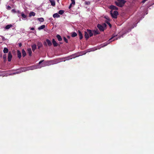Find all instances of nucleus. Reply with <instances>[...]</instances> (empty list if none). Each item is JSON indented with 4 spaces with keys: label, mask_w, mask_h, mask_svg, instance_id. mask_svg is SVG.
<instances>
[{
    "label": "nucleus",
    "mask_w": 154,
    "mask_h": 154,
    "mask_svg": "<svg viewBox=\"0 0 154 154\" xmlns=\"http://www.w3.org/2000/svg\"><path fill=\"white\" fill-rule=\"evenodd\" d=\"M41 47L38 46V49H39Z\"/></svg>",
    "instance_id": "43"
},
{
    "label": "nucleus",
    "mask_w": 154,
    "mask_h": 154,
    "mask_svg": "<svg viewBox=\"0 0 154 154\" xmlns=\"http://www.w3.org/2000/svg\"><path fill=\"white\" fill-rule=\"evenodd\" d=\"M77 35V34L75 32H73L72 33V35H71L72 37H75Z\"/></svg>",
    "instance_id": "25"
},
{
    "label": "nucleus",
    "mask_w": 154,
    "mask_h": 154,
    "mask_svg": "<svg viewBox=\"0 0 154 154\" xmlns=\"http://www.w3.org/2000/svg\"><path fill=\"white\" fill-rule=\"evenodd\" d=\"M35 13L33 12H31L29 14V17H31L32 16H35Z\"/></svg>",
    "instance_id": "18"
},
{
    "label": "nucleus",
    "mask_w": 154,
    "mask_h": 154,
    "mask_svg": "<svg viewBox=\"0 0 154 154\" xmlns=\"http://www.w3.org/2000/svg\"><path fill=\"white\" fill-rule=\"evenodd\" d=\"M103 27H106V23H104L103 24Z\"/></svg>",
    "instance_id": "38"
},
{
    "label": "nucleus",
    "mask_w": 154,
    "mask_h": 154,
    "mask_svg": "<svg viewBox=\"0 0 154 154\" xmlns=\"http://www.w3.org/2000/svg\"><path fill=\"white\" fill-rule=\"evenodd\" d=\"M78 35L80 39H82L83 38V36L81 31L80 30L78 31Z\"/></svg>",
    "instance_id": "13"
},
{
    "label": "nucleus",
    "mask_w": 154,
    "mask_h": 154,
    "mask_svg": "<svg viewBox=\"0 0 154 154\" xmlns=\"http://www.w3.org/2000/svg\"><path fill=\"white\" fill-rule=\"evenodd\" d=\"M54 62V61H48L46 62H45L43 63H42V64L43 66H48L51 64H54L55 63Z\"/></svg>",
    "instance_id": "3"
},
{
    "label": "nucleus",
    "mask_w": 154,
    "mask_h": 154,
    "mask_svg": "<svg viewBox=\"0 0 154 154\" xmlns=\"http://www.w3.org/2000/svg\"><path fill=\"white\" fill-rule=\"evenodd\" d=\"M46 42H45L44 43V45L45 46H47V44L49 46H50L52 45V43L51 42L49 39H47L46 40Z\"/></svg>",
    "instance_id": "5"
},
{
    "label": "nucleus",
    "mask_w": 154,
    "mask_h": 154,
    "mask_svg": "<svg viewBox=\"0 0 154 154\" xmlns=\"http://www.w3.org/2000/svg\"><path fill=\"white\" fill-rule=\"evenodd\" d=\"M21 15L22 17L23 18H25L26 17V16L23 13H21Z\"/></svg>",
    "instance_id": "30"
},
{
    "label": "nucleus",
    "mask_w": 154,
    "mask_h": 154,
    "mask_svg": "<svg viewBox=\"0 0 154 154\" xmlns=\"http://www.w3.org/2000/svg\"><path fill=\"white\" fill-rule=\"evenodd\" d=\"M35 29V28L33 27H32L31 28V30H34Z\"/></svg>",
    "instance_id": "42"
},
{
    "label": "nucleus",
    "mask_w": 154,
    "mask_h": 154,
    "mask_svg": "<svg viewBox=\"0 0 154 154\" xmlns=\"http://www.w3.org/2000/svg\"><path fill=\"white\" fill-rule=\"evenodd\" d=\"M8 52V50L6 48H4L3 50V52L4 53H6Z\"/></svg>",
    "instance_id": "23"
},
{
    "label": "nucleus",
    "mask_w": 154,
    "mask_h": 154,
    "mask_svg": "<svg viewBox=\"0 0 154 154\" xmlns=\"http://www.w3.org/2000/svg\"><path fill=\"white\" fill-rule=\"evenodd\" d=\"M121 38V37H120H120H119V38Z\"/></svg>",
    "instance_id": "44"
},
{
    "label": "nucleus",
    "mask_w": 154,
    "mask_h": 154,
    "mask_svg": "<svg viewBox=\"0 0 154 154\" xmlns=\"http://www.w3.org/2000/svg\"><path fill=\"white\" fill-rule=\"evenodd\" d=\"M11 11L12 12H13L14 13H15L16 12H17L16 11V10L14 9H12Z\"/></svg>",
    "instance_id": "37"
},
{
    "label": "nucleus",
    "mask_w": 154,
    "mask_h": 154,
    "mask_svg": "<svg viewBox=\"0 0 154 154\" xmlns=\"http://www.w3.org/2000/svg\"><path fill=\"white\" fill-rule=\"evenodd\" d=\"M45 27V25H42L41 26H39L38 28V29L39 30H40L42 29H44Z\"/></svg>",
    "instance_id": "22"
},
{
    "label": "nucleus",
    "mask_w": 154,
    "mask_h": 154,
    "mask_svg": "<svg viewBox=\"0 0 154 154\" xmlns=\"http://www.w3.org/2000/svg\"><path fill=\"white\" fill-rule=\"evenodd\" d=\"M38 19L39 21L41 22H43L44 20V18L42 17L38 18Z\"/></svg>",
    "instance_id": "28"
},
{
    "label": "nucleus",
    "mask_w": 154,
    "mask_h": 154,
    "mask_svg": "<svg viewBox=\"0 0 154 154\" xmlns=\"http://www.w3.org/2000/svg\"><path fill=\"white\" fill-rule=\"evenodd\" d=\"M12 58V55L11 52L10 51L8 53V61L10 62L11 61V59Z\"/></svg>",
    "instance_id": "7"
},
{
    "label": "nucleus",
    "mask_w": 154,
    "mask_h": 154,
    "mask_svg": "<svg viewBox=\"0 0 154 154\" xmlns=\"http://www.w3.org/2000/svg\"><path fill=\"white\" fill-rule=\"evenodd\" d=\"M37 46H39L42 47V45L41 42H38L37 44Z\"/></svg>",
    "instance_id": "27"
},
{
    "label": "nucleus",
    "mask_w": 154,
    "mask_h": 154,
    "mask_svg": "<svg viewBox=\"0 0 154 154\" xmlns=\"http://www.w3.org/2000/svg\"><path fill=\"white\" fill-rule=\"evenodd\" d=\"M6 54H4L3 56V58L4 59V62H5L6 60Z\"/></svg>",
    "instance_id": "29"
},
{
    "label": "nucleus",
    "mask_w": 154,
    "mask_h": 154,
    "mask_svg": "<svg viewBox=\"0 0 154 154\" xmlns=\"http://www.w3.org/2000/svg\"><path fill=\"white\" fill-rule=\"evenodd\" d=\"M56 37L57 38V39L59 41H61L62 40V38L60 35H56Z\"/></svg>",
    "instance_id": "15"
},
{
    "label": "nucleus",
    "mask_w": 154,
    "mask_h": 154,
    "mask_svg": "<svg viewBox=\"0 0 154 154\" xmlns=\"http://www.w3.org/2000/svg\"><path fill=\"white\" fill-rule=\"evenodd\" d=\"M12 26V25L11 24L5 26V29H9Z\"/></svg>",
    "instance_id": "24"
},
{
    "label": "nucleus",
    "mask_w": 154,
    "mask_h": 154,
    "mask_svg": "<svg viewBox=\"0 0 154 154\" xmlns=\"http://www.w3.org/2000/svg\"><path fill=\"white\" fill-rule=\"evenodd\" d=\"M87 31L88 32L90 37H91L93 35V34L92 32V31L91 30L87 29Z\"/></svg>",
    "instance_id": "9"
},
{
    "label": "nucleus",
    "mask_w": 154,
    "mask_h": 154,
    "mask_svg": "<svg viewBox=\"0 0 154 154\" xmlns=\"http://www.w3.org/2000/svg\"><path fill=\"white\" fill-rule=\"evenodd\" d=\"M50 1L51 3V5L54 6L55 5V1L53 0H50Z\"/></svg>",
    "instance_id": "19"
},
{
    "label": "nucleus",
    "mask_w": 154,
    "mask_h": 154,
    "mask_svg": "<svg viewBox=\"0 0 154 154\" xmlns=\"http://www.w3.org/2000/svg\"><path fill=\"white\" fill-rule=\"evenodd\" d=\"M22 53L23 57H25L26 55V51L24 50V49L22 50Z\"/></svg>",
    "instance_id": "17"
},
{
    "label": "nucleus",
    "mask_w": 154,
    "mask_h": 154,
    "mask_svg": "<svg viewBox=\"0 0 154 154\" xmlns=\"http://www.w3.org/2000/svg\"><path fill=\"white\" fill-rule=\"evenodd\" d=\"M53 17L54 18H58L60 17V16L59 15V14L58 13H55L53 14Z\"/></svg>",
    "instance_id": "21"
},
{
    "label": "nucleus",
    "mask_w": 154,
    "mask_h": 154,
    "mask_svg": "<svg viewBox=\"0 0 154 154\" xmlns=\"http://www.w3.org/2000/svg\"><path fill=\"white\" fill-rule=\"evenodd\" d=\"M93 32H94V35H96L99 34L100 33L98 30H94L93 31Z\"/></svg>",
    "instance_id": "20"
},
{
    "label": "nucleus",
    "mask_w": 154,
    "mask_h": 154,
    "mask_svg": "<svg viewBox=\"0 0 154 154\" xmlns=\"http://www.w3.org/2000/svg\"><path fill=\"white\" fill-rule=\"evenodd\" d=\"M97 27L100 31H103L104 30V28L103 26L101 25L98 24L97 25Z\"/></svg>",
    "instance_id": "6"
},
{
    "label": "nucleus",
    "mask_w": 154,
    "mask_h": 154,
    "mask_svg": "<svg viewBox=\"0 0 154 154\" xmlns=\"http://www.w3.org/2000/svg\"><path fill=\"white\" fill-rule=\"evenodd\" d=\"M17 13H18V17H20V14H21L20 12L19 11H17Z\"/></svg>",
    "instance_id": "34"
},
{
    "label": "nucleus",
    "mask_w": 154,
    "mask_h": 154,
    "mask_svg": "<svg viewBox=\"0 0 154 154\" xmlns=\"http://www.w3.org/2000/svg\"><path fill=\"white\" fill-rule=\"evenodd\" d=\"M111 12V11H110V14L112 17L114 18H117V16L119 14L118 12L117 11H114L113 14Z\"/></svg>",
    "instance_id": "4"
},
{
    "label": "nucleus",
    "mask_w": 154,
    "mask_h": 154,
    "mask_svg": "<svg viewBox=\"0 0 154 154\" xmlns=\"http://www.w3.org/2000/svg\"><path fill=\"white\" fill-rule=\"evenodd\" d=\"M17 53L18 57L19 59H20L21 57V54L20 51L19 50H17Z\"/></svg>",
    "instance_id": "12"
},
{
    "label": "nucleus",
    "mask_w": 154,
    "mask_h": 154,
    "mask_svg": "<svg viewBox=\"0 0 154 154\" xmlns=\"http://www.w3.org/2000/svg\"><path fill=\"white\" fill-rule=\"evenodd\" d=\"M117 35H115V34H113L112 35V37L107 42H106L105 43H104L103 44H102V47H104L106 45H107L108 44L110 43L111 42H112V41H114L115 40H117L118 39V38H113L115 37L116 36H117Z\"/></svg>",
    "instance_id": "1"
},
{
    "label": "nucleus",
    "mask_w": 154,
    "mask_h": 154,
    "mask_svg": "<svg viewBox=\"0 0 154 154\" xmlns=\"http://www.w3.org/2000/svg\"><path fill=\"white\" fill-rule=\"evenodd\" d=\"M28 52L29 54V56H32V51L30 48L27 49Z\"/></svg>",
    "instance_id": "16"
},
{
    "label": "nucleus",
    "mask_w": 154,
    "mask_h": 154,
    "mask_svg": "<svg viewBox=\"0 0 154 154\" xmlns=\"http://www.w3.org/2000/svg\"><path fill=\"white\" fill-rule=\"evenodd\" d=\"M72 2V3L71 4H72V5H74L75 4V0H71Z\"/></svg>",
    "instance_id": "32"
},
{
    "label": "nucleus",
    "mask_w": 154,
    "mask_h": 154,
    "mask_svg": "<svg viewBox=\"0 0 154 154\" xmlns=\"http://www.w3.org/2000/svg\"><path fill=\"white\" fill-rule=\"evenodd\" d=\"M72 4H70V5L69 6V9H70L72 7Z\"/></svg>",
    "instance_id": "40"
},
{
    "label": "nucleus",
    "mask_w": 154,
    "mask_h": 154,
    "mask_svg": "<svg viewBox=\"0 0 154 154\" xmlns=\"http://www.w3.org/2000/svg\"><path fill=\"white\" fill-rule=\"evenodd\" d=\"M84 36L86 40H87L89 37L90 36L87 31L85 32Z\"/></svg>",
    "instance_id": "8"
},
{
    "label": "nucleus",
    "mask_w": 154,
    "mask_h": 154,
    "mask_svg": "<svg viewBox=\"0 0 154 154\" xmlns=\"http://www.w3.org/2000/svg\"><path fill=\"white\" fill-rule=\"evenodd\" d=\"M7 9L9 10L11 9V8L10 6L8 5L7 7Z\"/></svg>",
    "instance_id": "36"
},
{
    "label": "nucleus",
    "mask_w": 154,
    "mask_h": 154,
    "mask_svg": "<svg viewBox=\"0 0 154 154\" xmlns=\"http://www.w3.org/2000/svg\"><path fill=\"white\" fill-rule=\"evenodd\" d=\"M64 12V11L63 10H60L58 12V13L62 15Z\"/></svg>",
    "instance_id": "26"
},
{
    "label": "nucleus",
    "mask_w": 154,
    "mask_h": 154,
    "mask_svg": "<svg viewBox=\"0 0 154 154\" xmlns=\"http://www.w3.org/2000/svg\"><path fill=\"white\" fill-rule=\"evenodd\" d=\"M22 44L21 43H20L19 44V47H21L22 46Z\"/></svg>",
    "instance_id": "41"
},
{
    "label": "nucleus",
    "mask_w": 154,
    "mask_h": 154,
    "mask_svg": "<svg viewBox=\"0 0 154 154\" xmlns=\"http://www.w3.org/2000/svg\"><path fill=\"white\" fill-rule=\"evenodd\" d=\"M85 4L86 5H90V2H89V1L87 2V1H86L85 2Z\"/></svg>",
    "instance_id": "31"
},
{
    "label": "nucleus",
    "mask_w": 154,
    "mask_h": 154,
    "mask_svg": "<svg viewBox=\"0 0 154 154\" xmlns=\"http://www.w3.org/2000/svg\"><path fill=\"white\" fill-rule=\"evenodd\" d=\"M126 1L124 0H116L115 1L116 5L118 7H122L124 5Z\"/></svg>",
    "instance_id": "2"
},
{
    "label": "nucleus",
    "mask_w": 154,
    "mask_h": 154,
    "mask_svg": "<svg viewBox=\"0 0 154 154\" xmlns=\"http://www.w3.org/2000/svg\"><path fill=\"white\" fill-rule=\"evenodd\" d=\"M31 47L32 51L34 52L36 48V45L34 44L31 46Z\"/></svg>",
    "instance_id": "14"
},
{
    "label": "nucleus",
    "mask_w": 154,
    "mask_h": 154,
    "mask_svg": "<svg viewBox=\"0 0 154 154\" xmlns=\"http://www.w3.org/2000/svg\"><path fill=\"white\" fill-rule=\"evenodd\" d=\"M63 39L64 41L66 43H68V40L65 37H64L63 38Z\"/></svg>",
    "instance_id": "33"
},
{
    "label": "nucleus",
    "mask_w": 154,
    "mask_h": 154,
    "mask_svg": "<svg viewBox=\"0 0 154 154\" xmlns=\"http://www.w3.org/2000/svg\"><path fill=\"white\" fill-rule=\"evenodd\" d=\"M43 61H44V60H42L40 61L39 62L38 64H41V63H42L43 62Z\"/></svg>",
    "instance_id": "39"
},
{
    "label": "nucleus",
    "mask_w": 154,
    "mask_h": 154,
    "mask_svg": "<svg viewBox=\"0 0 154 154\" xmlns=\"http://www.w3.org/2000/svg\"><path fill=\"white\" fill-rule=\"evenodd\" d=\"M52 43L54 47H57L58 45V43L55 41L54 39H52Z\"/></svg>",
    "instance_id": "10"
},
{
    "label": "nucleus",
    "mask_w": 154,
    "mask_h": 154,
    "mask_svg": "<svg viewBox=\"0 0 154 154\" xmlns=\"http://www.w3.org/2000/svg\"><path fill=\"white\" fill-rule=\"evenodd\" d=\"M106 23L109 25L110 27H111V24L109 22L107 21L106 22Z\"/></svg>",
    "instance_id": "35"
},
{
    "label": "nucleus",
    "mask_w": 154,
    "mask_h": 154,
    "mask_svg": "<svg viewBox=\"0 0 154 154\" xmlns=\"http://www.w3.org/2000/svg\"><path fill=\"white\" fill-rule=\"evenodd\" d=\"M110 8L111 10H118V8L117 7L113 5H110Z\"/></svg>",
    "instance_id": "11"
}]
</instances>
